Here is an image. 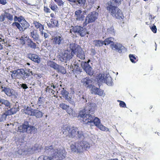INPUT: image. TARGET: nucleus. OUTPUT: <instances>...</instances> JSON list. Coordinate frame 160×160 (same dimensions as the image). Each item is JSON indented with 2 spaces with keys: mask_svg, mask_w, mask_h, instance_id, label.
I'll list each match as a JSON object with an SVG mask.
<instances>
[{
  "mask_svg": "<svg viewBox=\"0 0 160 160\" xmlns=\"http://www.w3.org/2000/svg\"><path fill=\"white\" fill-rule=\"evenodd\" d=\"M5 16L9 20L12 21L13 20L12 16L9 13L5 12Z\"/></svg>",
  "mask_w": 160,
  "mask_h": 160,
  "instance_id": "58836bf2",
  "label": "nucleus"
},
{
  "mask_svg": "<svg viewBox=\"0 0 160 160\" xmlns=\"http://www.w3.org/2000/svg\"><path fill=\"white\" fill-rule=\"evenodd\" d=\"M52 40L55 44L58 45L62 44L64 41L63 38L59 36H55Z\"/></svg>",
  "mask_w": 160,
  "mask_h": 160,
  "instance_id": "4468645a",
  "label": "nucleus"
},
{
  "mask_svg": "<svg viewBox=\"0 0 160 160\" xmlns=\"http://www.w3.org/2000/svg\"><path fill=\"white\" fill-rule=\"evenodd\" d=\"M52 89L49 87V86H47L45 89V91L46 92H48L49 93H50L51 92Z\"/></svg>",
  "mask_w": 160,
  "mask_h": 160,
  "instance_id": "864d4df0",
  "label": "nucleus"
},
{
  "mask_svg": "<svg viewBox=\"0 0 160 160\" xmlns=\"http://www.w3.org/2000/svg\"><path fill=\"white\" fill-rule=\"evenodd\" d=\"M51 9L54 12H56L57 10L56 8L57 6L56 5H51L50 7Z\"/></svg>",
  "mask_w": 160,
  "mask_h": 160,
  "instance_id": "09e8293b",
  "label": "nucleus"
},
{
  "mask_svg": "<svg viewBox=\"0 0 160 160\" xmlns=\"http://www.w3.org/2000/svg\"><path fill=\"white\" fill-rule=\"evenodd\" d=\"M7 116L4 113L3 114L0 115V121L4 122L6 120Z\"/></svg>",
  "mask_w": 160,
  "mask_h": 160,
  "instance_id": "72a5a7b5",
  "label": "nucleus"
},
{
  "mask_svg": "<svg viewBox=\"0 0 160 160\" xmlns=\"http://www.w3.org/2000/svg\"><path fill=\"white\" fill-rule=\"evenodd\" d=\"M70 103L72 104L73 103V99L70 97H68V96L65 98Z\"/></svg>",
  "mask_w": 160,
  "mask_h": 160,
  "instance_id": "37998d69",
  "label": "nucleus"
},
{
  "mask_svg": "<svg viewBox=\"0 0 160 160\" xmlns=\"http://www.w3.org/2000/svg\"><path fill=\"white\" fill-rule=\"evenodd\" d=\"M2 92H4L8 96L10 97L15 95L14 90L10 89L8 87H3L1 86Z\"/></svg>",
  "mask_w": 160,
  "mask_h": 160,
  "instance_id": "9b49d317",
  "label": "nucleus"
},
{
  "mask_svg": "<svg viewBox=\"0 0 160 160\" xmlns=\"http://www.w3.org/2000/svg\"><path fill=\"white\" fill-rule=\"evenodd\" d=\"M122 0H111L106 4L108 12L114 17L118 19H123L124 16L121 10L115 5L120 4Z\"/></svg>",
  "mask_w": 160,
  "mask_h": 160,
  "instance_id": "7ed1b4c3",
  "label": "nucleus"
},
{
  "mask_svg": "<svg viewBox=\"0 0 160 160\" xmlns=\"http://www.w3.org/2000/svg\"><path fill=\"white\" fill-rule=\"evenodd\" d=\"M68 92L67 91L65 90L64 89H63L61 91V94L62 96L65 98H66L68 96Z\"/></svg>",
  "mask_w": 160,
  "mask_h": 160,
  "instance_id": "473e14b6",
  "label": "nucleus"
},
{
  "mask_svg": "<svg viewBox=\"0 0 160 160\" xmlns=\"http://www.w3.org/2000/svg\"><path fill=\"white\" fill-rule=\"evenodd\" d=\"M5 15H4L3 14H2L1 16H0V21L1 22H3L5 20Z\"/></svg>",
  "mask_w": 160,
  "mask_h": 160,
  "instance_id": "603ef678",
  "label": "nucleus"
},
{
  "mask_svg": "<svg viewBox=\"0 0 160 160\" xmlns=\"http://www.w3.org/2000/svg\"><path fill=\"white\" fill-rule=\"evenodd\" d=\"M114 40V38L112 37H110L107 38L103 41L104 44L105 45H108L111 44V46L112 45V44L114 43L113 41Z\"/></svg>",
  "mask_w": 160,
  "mask_h": 160,
  "instance_id": "412c9836",
  "label": "nucleus"
},
{
  "mask_svg": "<svg viewBox=\"0 0 160 160\" xmlns=\"http://www.w3.org/2000/svg\"><path fill=\"white\" fill-rule=\"evenodd\" d=\"M34 109L31 108V106L28 107H27L24 108V112L30 116H32L33 115V113Z\"/></svg>",
  "mask_w": 160,
  "mask_h": 160,
  "instance_id": "a211bd4d",
  "label": "nucleus"
},
{
  "mask_svg": "<svg viewBox=\"0 0 160 160\" xmlns=\"http://www.w3.org/2000/svg\"><path fill=\"white\" fill-rule=\"evenodd\" d=\"M27 57L33 61L38 63H39L41 62L40 58L35 54L28 53L27 54Z\"/></svg>",
  "mask_w": 160,
  "mask_h": 160,
  "instance_id": "f8f14e48",
  "label": "nucleus"
},
{
  "mask_svg": "<svg viewBox=\"0 0 160 160\" xmlns=\"http://www.w3.org/2000/svg\"><path fill=\"white\" fill-rule=\"evenodd\" d=\"M33 114L32 116H35L36 118H41L43 116L42 113L37 109H34Z\"/></svg>",
  "mask_w": 160,
  "mask_h": 160,
  "instance_id": "4be33fe9",
  "label": "nucleus"
},
{
  "mask_svg": "<svg viewBox=\"0 0 160 160\" xmlns=\"http://www.w3.org/2000/svg\"><path fill=\"white\" fill-rule=\"evenodd\" d=\"M55 2H56L58 6L63 5L64 2H63L62 0H54Z\"/></svg>",
  "mask_w": 160,
  "mask_h": 160,
  "instance_id": "c03bdc74",
  "label": "nucleus"
},
{
  "mask_svg": "<svg viewBox=\"0 0 160 160\" xmlns=\"http://www.w3.org/2000/svg\"><path fill=\"white\" fill-rule=\"evenodd\" d=\"M108 73H104L102 74H100L98 76V79L99 80L102 82H105L106 79V76Z\"/></svg>",
  "mask_w": 160,
  "mask_h": 160,
  "instance_id": "b1692460",
  "label": "nucleus"
},
{
  "mask_svg": "<svg viewBox=\"0 0 160 160\" xmlns=\"http://www.w3.org/2000/svg\"><path fill=\"white\" fill-rule=\"evenodd\" d=\"M20 69H18L17 70H14L12 72L13 74H16L17 75L19 76Z\"/></svg>",
  "mask_w": 160,
  "mask_h": 160,
  "instance_id": "8fccbe9b",
  "label": "nucleus"
},
{
  "mask_svg": "<svg viewBox=\"0 0 160 160\" xmlns=\"http://www.w3.org/2000/svg\"><path fill=\"white\" fill-rule=\"evenodd\" d=\"M10 110L12 113V114L16 113L19 110V108H17L13 107L10 108Z\"/></svg>",
  "mask_w": 160,
  "mask_h": 160,
  "instance_id": "c9c22d12",
  "label": "nucleus"
},
{
  "mask_svg": "<svg viewBox=\"0 0 160 160\" xmlns=\"http://www.w3.org/2000/svg\"><path fill=\"white\" fill-rule=\"evenodd\" d=\"M18 21L22 25L24 31L27 29L29 26V23L24 19H19Z\"/></svg>",
  "mask_w": 160,
  "mask_h": 160,
  "instance_id": "2eb2a0df",
  "label": "nucleus"
},
{
  "mask_svg": "<svg viewBox=\"0 0 160 160\" xmlns=\"http://www.w3.org/2000/svg\"><path fill=\"white\" fill-rule=\"evenodd\" d=\"M129 57L131 62H132V63H135V62L134 61V59L136 60V58L135 57L134 55L132 54H130L129 55Z\"/></svg>",
  "mask_w": 160,
  "mask_h": 160,
  "instance_id": "a19ab883",
  "label": "nucleus"
},
{
  "mask_svg": "<svg viewBox=\"0 0 160 160\" xmlns=\"http://www.w3.org/2000/svg\"><path fill=\"white\" fill-rule=\"evenodd\" d=\"M72 32H73L74 35L78 37L80 36V26H76L74 27Z\"/></svg>",
  "mask_w": 160,
  "mask_h": 160,
  "instance_id": "aec40b11",
  "label": "nucleus"
},
{
  "mask_svg": "<svg viewBox=\"0 0 160 160\" xmlns=\"http://www.w3.org/2000/svg\"><path fill=\"white\" fill-rule=\"evenodd\" d=\"M48 64L49 66H50V67L53 68L56 70L58 68V65L52 61H49L48 62Z\"/></svg>",
  "mask_w": 160,
  "mask_h": 160,
  "instance_id": "c85d7f7f",
  "label": "nucleus"
},
{
  "mask_svg": "<svg viewBox=\"0 0 160 160\" xmlns=\"http://www.w3.org/2000/svg\"><path fill=\"white\" fill-rule=\"evenodd\" d=\"M42 98H41V97H40L38 98V104H39V105H40L42 104L41 99Z\"/></svg>",
  "mask_w": 160,
  "mask_h": 160,
  "instance_id": "e2e57ef3",
  "label": "nucleus"
},
{
  "mask_svg": "<svg viewBox=\"0 0 160 160\" xmlns=\"http://www.w3.org/2000/svg\"><path fill=\"white\" fill-rule=\"evenodd\" d=\"M82 101L83 102H87V100L86 98L84 97V96H83H83H82Z\"/></svg>",
  "mask_w": 160,
  "mask_h": 160,
  "instance_id": "052dcab7",
  "label": "nucleus"
},
{
  "mask_svg": "<svg viewBox=\"0 0 160 160\" xmlns=\"http://www.w3.org/2000/svg\"><path fill=\"white\" fill-rule=\"evenodd\" d=\"M68 1L72 2H74L75 3H76L77 4H78V3L80 4V0H68Z\"/></svg>",
  "mask_w": 160,
  "mask_h": 160,
  "instance_id": "5fc2aeb1",
  "label": "nucleus"
},
{
  "mask_svg": "<svg viewBox=\"0 0 160 160\" xmlns=\"http://www.w3.org/2000/svg\"><path fill=\"white\" fill-rule=\"evenodd\" d=\"M48 64L49 66H50V67L53 68L56 70L58 68V65L52 61H49L48 62Z\"/></svg>",
  "mask_w": 160,
  "mask_h": 160,
  "instance_id": "cd10ccee",
  "label": "nucleus"
},
{
  "mask_svg": "<svg viewBox=\"0 0 160 160\" xmlns=\"http://www.w3.org/2000/svg\"><path fill=\"white\" fill-rule=\"evenodd\" d=\"M106 79L105 82H104L109 86H112L113 85V83L112 81V79L111 77H110L109 74H108L106 76Z\"/></svg>",
  "mask_w": 160,
  "mask_h": 160,
  "instance_id": "6ab92c4d",
  "label": "nucleus"
},
{
  "mask_svg": "<svg viewBox=\"0 0 160 160\" xmlns=\"http://www.w3.org/2000/svg\"><path fill=\"white\" fill-rule=\"evenodd\" d=\"M68 110L67 111V113H68L69 114H71L72 111V109L71 108L69 109V108H68Z\"/></svg>",
  "mask_w": 160,
  "mask_h": 160,
  "instance_id": "680f3d73",
  "label": "nucleus"
},
{
  "mask_svg": "<svg viewBox=\"0 0 160 160\" xmlns=\"http://www.w3.org/2000/svg\"><path fill=\"white\" fill-rule=\"evenodd\" d=\"M82 82L87 87H88L91 90L92 93L98 94L100 96H103L104 93L103 91L100 89L96 88V87L92 86L91 84L92 81L89 79L88 78L86 77L82 80Z\"/></svg>",
  "mask_w": 160,
  "mask_h": 160,
  "instance_id": "39448f33",
  "label": "nucleus"
},
{
  "mask_svg": "<svg viewBox=\"0 0 160 160\" xmlns=\"http://www.w3.org/2000/svg\"><path fill=\"white\" fill-rule=\"evenodd\" d=\"M107 32L112 35L114 34L115 31L113 28L111 27L109 28H108L107 29Z\"/></svg>",
  "mask_w": 160,
  "mask_h": 160,
  "instance_id": "e433bc0d",
  "label": "nucleus"
},
{
  "mask_svg": "<svg viewBox=\"0 0 160 160\" xmlns=\"http://www.w3.org/2000/svg\"><path fill=\"white\" fill-rule=\"evenodd\" d=\"M33 73L29 69H20L19 76L23 80L26 81V82L31 84L32 80V75Z\"/></svg>",
  "mask_w": 160,
  "mask_h": 160,
  "instance_id": "423d86ee",
  "label": "nucleus"
},
{
  "mask_svg": "<svg viewBox=\"0 0 160 160\" xmlns=\"http://www.w3.org/2000/svg\"><path fill=\"white\" fill-rule=\"evenodd\" d=\"M118 102H120L119 103V105L121 107L124 108L125 107H126V105L125 103L123 101H120V100H118Z\"/></svg>",
  "mask_w": 160,
  "mask_h": 160,
  "instance_id": "a18cd8bd",
  "label": "nucleus"
},
{
  "mask_svg": "<svg viewBox=\"0 0 160 160\" xmlns=\"http://www.w3.org/2000/svg\"><path fill=\"white\" fill-rule=\"evenodd\" d=\"M98 13L95 12H93L89 14L86 17L85 22H83V26L87 25L88 23L94 22L97 18Z\"/></svg>",
  "mask_w": 160,
  "mask_h": 160,
  "instance_id": "6e6552de",
  "label": "nucleus"
},
{
  "mask_svg": "<svg viewBox=\"0 0 160 160\" xmlns=\"http://www.w3.org/2000/svg\"><path fill=\"white\" fill-rule=\"evenodd\" d=\"M33 120L29 118L24 121L23 123L18 127L17 132L20 133L26 132L28 133H35L37 129L33 125Z\"/></svg>",
  "mask_w": 160,
  "mask_h": 160,
  "instance_id": "20e7f679",
  "label": "nucleus"
},
{
  "mask_svg": "<svg viewBox=\"0 0 160 160\" xmlns=\"http://www.w3.org/2000/svg\"><path fill=\"white\" fill-rule=\"evenodd\" d=\"M44 11L45 12L47 13L50 12V9L46 7H44Z\"/></svg>",
  "mask_w": 160,
  "mask_h": 160,
  "instance_id": "4d7b16f0",
  "label": "nucleus"
},
{
  "mask_svg": "<svg viewBox=\"0 0 160 160\" xmlns=\"http://www.w3.org/2000/svg\"><path fill=\"white\" fill-rule=\"evenodd\" d=\"M0 42H2V44L5 43V39H2V38H0Z\"/></svg>",
  "mask_w": 160,
  "mask_h": 160,
  "instance_id": "69168bd1",
  "label": "nucleus"
},
{
  "mask_svg": "<svg viewBox=\"0 0 160 160\" xmlns=\"http://www.w3.org/2000/svg\"><path fill=\"white\" fill-rule=\"evenodd\" d=\"M86 0H81V7L83 8L84 9L86 7Z\"/></svg>",
  "mask_w": 160,
  "mask_h": 160,
  "instance_id": "ea45409f",
  "label": "nucleus"
},
{
  "mask_svg": "<svg viewBox=\"0 0 160 160\" xmlns=\"http://www.w3.org/2000/svg\"><path fill=\"white\" fill-rule=\"evenodd\" d=\"M78 129L77 128H75L74 127L70 128V130L69 131L68 137L70 138H73L77 135V137L79 138V132L78 130Z\"/></svg>",
  "mask_w": 160,
  "mask_h": 160,
  "instance_id": "ddd939ff",
  "label": "nucleus"
},
{
  "mask_svg": "<svg viewBox=\"0 0 160 160\" xmlns=\"http://www.w3.org/2000/svg\"><path fill=\"white\" fill-rule=\"evenodd\" d=\"M56 69L58 72H60L62 74H65L66 73V71L63 67L58 65Z\"/></svg>",
  "mask_w": 160,
  "mask_h": 160,
  "instance_id": "393cba45",
  "label": "nucleus"
},
{
  "mask_svg": "<svg viewBox=\"0 0 160 160\" xmlns=\"http://www.w3.org/2000/svg\"><path fill=\"white\" fill-rule=\"evenodd\" d=\"M59 107L63 110H66L69 108V106L62 103L59 104Z\"/></svg>",
  "mask_w": 160,
  "mask_h": 160,
  "instance_id": "f704fd0d",
  "label": "nucleus"
},
{
  "mask_svg": "<svg viewBox=\"0 0 160 160\" xmlns=\"http://www.w3.org/2000/svg\"><path fill=\"white\" fill-rule=\"evenodd\" d=\"M34 24L36 28H38L40 25L41 24V23H38L37 22H35Z\"/></svg>",
  "mask_w": 160,
  "mask_h": 160,
  "instance_id": "6e6d98bb",
  "label": "nucleus"
},
{
  "mask_svg": "<svg viewBox=\"0 0 160 160\" xmlns=\"http://www.w3.org/2000/svg\"><path fill=\"white\" fill-rule=\"evenodd\" d=\"M75 70V74L76 77L79 78L80 76V68H79L78 66L75 65L74 69Z\"/></svg>",
  "mask_w": 160,
  "mask_h": 160,
  "instance_id": "5701e85b",
  "label": "nucleus"
},
{
  "mask_svg": "<svg viewBox=\"0 0 160 160\" xmlns=\"http://www.w3.org/2000/svg\"><path fill=\"white\" fill-rule=\"evenodd\" d=\"M12 26H16L18 28L19 30L21 32L24 31V30L22 27V26L20 25V23L18 22H14L12 23Z\"/></svg>",
  "mask_w": 160,
  "mask_h": 160,
  "instance_id": "c756f323",
  "label": "nucleus"
},
{
  "mask_svg": "<svg viewBox=\"0 0 160 160\" xmlns=\"http://www.w3.org/2000/svg\"><path fill=\"white\" fill-rule=\"evenodd\" d=\"M53 159L52 158V156L51 155V156L49 158H45V160H52Z\"/></svg>",
  "mask_w": 160,
  "mask_h": 160,
  "instance_id": "774afa93",
  "label": "nucleus"
},
{
  "mask_svg": "<svg viewBox=\"0 0 160 160\" xmlns=\"http://www.w3.org/2000/svg\"><path fill=\"white\" fill-rule=\"evenodd\" d=\"M71 149L72 151L74 152L76 151L77 150H78L79 149L78 146L77 145V144H75V146L73 145L71 146Z\"/></svg>",
  "mask_w": 160,
  "mask_h": 160,
  "instance_id": "79ce46f5",
  "label": "nucleus"
},
{
  "mask_svg": "<svg viewBox=\"0 0 160 160\" xmlns=\"http://www.w3.org/2000/svg\"><path fill=\"white\" fill-rule=\"evenodd\" d=\"M93 43L97 47H101L104 44L103 41L100 40H95L93 41Z\"/></svg>",
  "mask_w": 160,
  "mask_h": 160,
  "instance_id": "bb28decb",
  "label": "nucleus"
},
{
  "mask_svg": "<svg viewBox=\"0 0 160 160\" xmlns=\"http://www.w3.org/2000/svg\"><path fill=\"white\" fill-rule=\"evenodd\" d=\"M75 15L76 16V19L79 20L80 19V10L76 11L75 12Z\"/></svg>",
  "mask_w": 160,
  "mask_h": 160,
  "instance_id": "4c0bfd02",
  "label": "nucleus"
},
{
  "mask_svg": "<svg viewBox=\"0 0 160 160\" xmlns=\"http://www.w3.org/2000/svg\"><path fill=\"white\" fill-rule=\"evenodd\" d=\"M89 144L86 141H82V145H81V147L82 149L87 150L90 147Z\"/></svg>",
  "mask_w": 160,
  "mask_h": 160,
  "instance_id": "a878e982",
  "label": "nucleus"
},
{
  "mask_svg": "<svg viewBox=\"0 0 160 160\" xmlns=\"http://www.w3.org/2000/svg\"><path fill=\"white\" fill-rule=\"evenodd\" d=\"M49 148L50 149V152L51 155L52 156V158H60L63 159L65 158L67 152L64 149H58L56 148L52 149V146H50Z\"/></svg>",
  "mask_w": 160,
  "mask_h": 160,
  "instance_id": "0eeeda50",
  "label": "nucleus"
},
{
  "mask_svg": "<svg viewBox=\"0 0 160 160\" xmlns=\"http://www.w3.org/2000/svg\"><path fill=\"white\" fill-rule=\"evenodd\" d=\"M96 104L94 103H88L84 109V111H82V114L81 113V120H82L85 123H90L94 124L100 129L103 131H107L109 129L103 126L100 122V120L97 117H95L92 114L95 109Z\"/></svg>",
  "mask_w": 160,
  "mask_h": 160,
  "instance_id": "f257e3e1",
  "label": "nucleus"
},
{
  "mask_svg": "<svg viewBox=\"0 0 160 160\" xmlns=\"http://www.w3.org/2000/svg\"><path fill=\"white\" fill-rule=\"evenodd\" d=\"M4 113L7 116H8L12 115L10 109L6 111Z\"/></svg>",
  "mask_w": 160,
  "mask_h": 160,
  "instance_id": "3c124183",
  "label": "nucleus"
},
{
  "mask_svg": "<svg viewBox=\"0 0 160 160\" xmlns=\"http://www.w3.org/2000/svg\"><path fill=\"white\" fill-rule=\"evenodd\" d=\"M70 130V128L68 126H64L62 128V132L66 137H68L69 131Z\"/></svg>",
  "mask_w": 160,
  "mask_h": 160,
  "instance_id": "dca6fc26",
  "label": "nucleus"
},
{
  "mask_svg": "<svg viewBox=\"0 0 160 160\" xmlns=\"http://www.w3.org/2000/svg\"><path fill=\"white\" fill-rule=\"evenodd\" d=\"M79 48V47L77 44L73 43H70L67 50L60 53L58 56L59 59L62 62H66L72 58L74 54H76L78 57L80 58Z\"/></svg>",
  "mask_w": 160,
  "mask_h": 160,
  "instance_id": "f03ea898",
  "label": "nucleus"
},
{
  "mask_svg": "<svg viewBox=\"0 0 160 160\" xmlns=\"http://www.w3.org/2000/svg\"><path fill=\"white\" fill-rule=\"evenodd\" d=\"M28 42L29 43L28 44V46L32 48L35 49L36 48V44L32 42L31 39L28 40Z\"/></svg>",
  "mask_w": 160,
  "mask_h": 160,
  "instance_id": "7c9ffc66",
  "label": "nucleus"
},
{
  "mask_svg": "<svg viewBox=\"0 0 160 160\" xmlns=\"http://www.w3.org/2000/svg\"><path fill=\"white\" fill-rule=\"evenodd\" d=\"M90 61V60H88L87 62H82L81 63V66L86 73L89 75H92L93 74V71L92 68L88 64Z\"/></svg>",
  "mask_w": 160,
  "mask_h": 160,
  "instance_id": "1a4fd4ad",
  "label": "nucleus"
},
{
  "mask_svg": "<svg viewBox=\"0 0 160 160\" xmlns=\"http://www.w3.org/2000/svg\"><path fill=\"white\" fill-rule=\"evenodd\" d=\"M18 104V102H17L15 103V104L14 106V107L17 108H19V106Z\"/></svg>",
  "mask_w": 160,
  "mask_h": 160,
  "instance_id": "338daca9",
  "label": "nucleus"
},
{
  "mask_svg": "<svg viewBox=\"0 0 160 160\" xmlns=\"http://www.w3.org/2000/svg\"><path fill=\"white\" fill-rule=\"evenodd\" d=\"M83 52H82V51L81 50V59H83L85 58L84 55H83Z\"/></svg>",
  "mask_w": 160,
  "mask_h": 160,
  "instance_id": "bf43d9fd",
  "label": "nucleus"
},
{
  "mask_svg": "<svg viewBox=\"0 0 160 160\" xmlns=\"http://www.w3.org/2000/svg\"><path fill=\"white\" fill-rule=\"evenodd\" d=\"M112 49L117 51L120 53L126 51V48L119 43L114 42L112 44Z\"/></svg>",
  "mask_w": 160,
  "mask_h": 160,
  "instance_id": "9d476101",
  "label": "nucleus"
},
{
  "mask_svg": "<svg viewBox=\"0 0 160 160\" xmlns=\"http://www.w3.org/2000/svg\"><path fill=\"white\" fill-rule=\"evenodd\" d=\"M7 3L6 0H0V4L2 5H5Z\"/></svg>",
  "mask_w": 160,
  "mask_h": 160,
  "instance_id": "13d9d810",
  "label": "nucleus"
},
{
  "mask_svg": "<svg viewBox=\"0 0 160 160\" xmlns=\"http://www.w3.org/2000/svg\"><path fill=\"white\" fill-rule=\"evenodd\" d=\"M151 29L152 32H153L154 33H156L157 29L155 26L153 25L151 28Z\"/></svg>",
  "mask_w": 160,
  "mask_h": 160,
  "instance_id": "de8ad7c7",
  "label": "nucleus"
},
{
  "mask_svg": "<svg viewBox=\"0 0 160 160\" xmlns=\"http://www.w3.org/2000/svg\"><path fill=\"white\" fill-rule=\"evenodd\" d=\"M2 104L4 105L6 107L11 108V104L8 100L3 99Z\"/></svg>",
  "mask_w": 160,
  "mask_h": 160,
  "instance_id": "2f4dec72",
  "label": "nucleus"
},
{
  "mask_svg": "<svg viewBox=\"0 0 160 160\" xmlns=\"http://www.w3.org/2000/svg\"><path fill=\"white\" fill-rule=\"evenodd\" d=\"M31 36L34 40V41H39V36L36 30H33L31 32Z\"/></svg>",
  "mask_w": 160,
  "mask_h": 160,
  "instance_id": "f3484780",
  "label": "nucleus"
},
{
  "mask_svg": "<svg viewBox=\"0 0 160 160\" xmlns=\"http://www.w3.org/2000/svg\"><path fill=\"white\" fill-rule=\"evenodd\" d=\"M18 153L19 154V155H22L23 154L24 152H23L21 150L19 149L18 151Z\"/></svg>",
  "mask_w": 160,
  "mask_h": 160,
  "instance_id": "0e129e2a",
  "label": "nucleus"
},
{
  "mask_svg": "<svg viewBox=\"0 0 160 160\" xmlns=\"http://www.w3.org/2000/svg\"><path fill=\"white\" fill-rule=\"evenodd\" d=\"M21 87L23 89H26L28 88L27 85L25 83H22L20 85Z\"/></svg>",
  "mask_w": 160,
  "mask_h": 160,
  "instance_id": "49530a36",
  "label": "nucleus"
}]
</instances>
